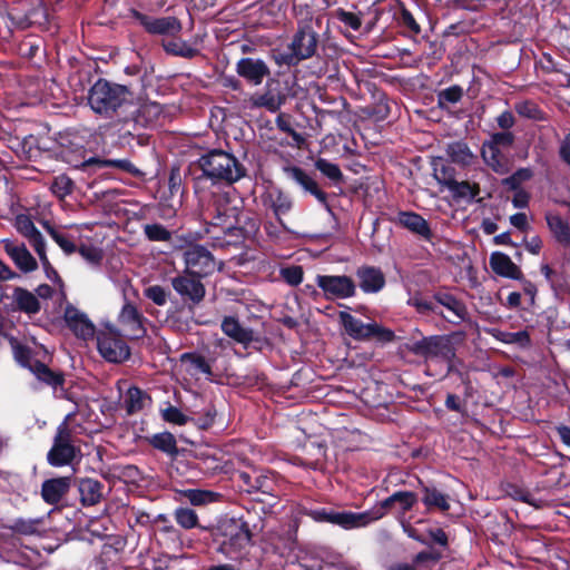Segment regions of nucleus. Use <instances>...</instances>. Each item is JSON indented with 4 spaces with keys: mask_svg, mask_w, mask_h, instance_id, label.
I'll return each instance as SVG.
<instances>
[{
    "mask_svg": "<svg viewBox=\"0 0 570 570\" xmlns=\"http://www.w3.org/2000/svg\"><path fill=\"white\" fill-rule=\"evenodd\" d=\"M185 498L194 505H202L215 500L216 494L210 491L191 489L184 492Z\"/></svg>",
    "mask_w": 570,
    "mask_h": 570,
    "instance_id": "obj_52",
    "label": "nucleus"
},
{
    "mask_svg": "<svg viewBox=\"0 0 570 570\" xmlns=\"http://www.w3.org/2000/svg\"><path fill=\"white\" fill-rule=\"evenodd\" d=\"M10 17L17 27L23 29L33 23H41L42 19L45 20L47 14L43 8H38L24 14L23 17L18 13L10 12Z\"/></svg>",
    "mask_w": 570,
    "mask_h": 570,
    "instance_id": "obj_42",
    "label": "nucleus"
},
{
    "mask_svg": "<svg viewBox=\"0 0 570 570\" xmlns=\"http://www.w3.org/2000/svg\"><path fill=\"white\" fill-rule=\"evenodd\" d=\"M317 46V33L308 26L296 33L289 46L274 51L275 62L279 67H289L314 55Z\"/></svg>",
    "mask_w": 570,
    "mask_h": 570,
    "instance_id": "obj_3",
    "label": "nucleus"
},
{
    "mask_svg": "<svg viewBox=\"0 0 570 570\" xmlns=\"http://www.w3.org/2000/svg\"><path fill=\"white\" fill-rule=\"evenodd\" d=\"M50 188L57 197L65 198L71 194L73 181L66 175H59L55 177Z\"/></svg>",
    "mask_w": 570,
    "mask_h": 570,
    "instance_id": "obj_50",
    "label": "nucleus"
},
{
    "mask_svg": "<svg viewBox=\"0 0 570 570\" xmlns=\"http://www.w3.org/2000/svg\"><path fill=\"white\" fill-rule=\"evenodd\" d=\"M163 417L165 421L178 425L186 424L188 420L187 416L179 409L171 405L163 411Z\"/></svg>",
    "mask_w": 570,
    "mask_h": 570,
    "instance_id": "obj_61",
    "label": "nucleus"
},
{
    "mask_svg": "<svg viewBox=\"0 0 570 570\" xmlns=\"http://www.w3.org/2000/svg\"><path fill=\"white\" fill-rule=\"evenodd\" d=\"M323 294L331 298H347L355 294V284L348 276H323Z\"/></svg>",
    "mask_w": 570,
    "mask_h": 570,
    "instance_id": "obj_19",
    "label": "nucleus"
},
{
    "mask_svg": "<svg viewBox=\"0 0 570 570\" xmlns=\"http://www.w3.org/2000/svg\"><path fill=\"white\" fill-rule=\"evenodd\" d=\"M36 253L39 256V259L41 262V265L43 267V271L47 275V277L55 283H61V279L57 273V271L53 268V266L50 264L47 253H46V246L39 248L36 250Z\"/></svg>",
    "mask_w": 570,
    "mask_h": 570,
    "instance_id": "obj_56",
    "label": "nucleus"
},
{
    "mask_svg": "<svg viewBox=\"0 0 570 570\" xmlns=\"http://www.w3.org/2000/svg\"><path fill=\"white\" fill-rule=\"evenodd\" d=\"M118 323L124 337L139 338L145 334L142 317L137 308L130 303L124 304L118 315Z\"/></svg>",
    "mask_w": 570,
    "mask_h": 570,
    "instance_id": "obj_15",
    "label": "nucleus"
},
{
    "mask_svg": "<svg viewBox=\"0 0 570 570\" xmlns=\"http://www.w3.org/2000/svg\"><path fill=\"white\" fill-rule=\"evenodd\" d=\"M14 356L17 361L22 366L28 367L39 381L53 387L63 383L61 374L52 372L49 367L38 361H31L23 348L17 347L14 350Z\"/></svg>",
    "mask_w": 570,
    "mask_h": 570,
    "instance_id": "obj_13",
    "label": "nucleus"
},
{
    "mask_svg": "<svg viewBox=\"0 0 570 570\" xmlns=\"http://www.w3.org/2000/svg\"><path fill=\"white\" fill-rule=\"evenodd\" d=\"M412 351L414 354L431 361H442L451 363L455 356V350L452 341L445 335H434L424 337L413 344Z\"/></svg>",
    "mask_w": 570,
    "mask_h": 570,
    "instance_id": "obj_7",
    "label": "nucleus"
},
{
    "mask_svg": "<svg viewBox=\"0 0 570 570\" xmlns=\"http://www.w3.org/2000/svg\"><path fill=\"white\" fill-rule=\"evenodd\" d=\"M220 328L226 336L245 347L255 340L254 331L233 316L224 317Z\"/></svg>",
    "mask_w": 570,
    "mask_h": 570,
    "instance_id": "obj_21",
    "label": "nucleus"
},
{
    "mask_svg": "<svg viewBox=\"0 0 570 570\" xmlns=\"http://www.w3.org/2000/svg\"><path fill=\"white\" fill-rule=\"evenodd\" d=\"M14 227L19 234L27 238L29 244L33 247L35 252L46 246V242L41 233L38 230L28 215H18L14 220Z\"/></svg>",
    "mask_w": 570,
    "mask_h": 570,
    "instance_id": "obj_26",
    "label": "nucleus"
},
{
    "mask_svg": "<svg viewBox=\"0 0 570 570\" xmlns=\"http://www.w3.org/2000/svg\"><path fill=\"white\" fill-rule=\"evenodd\" d=\"M336 21L342 22L344 27L352 30H358L362 24L361 18L357 14L344 11L343 9H336L330 13L328 26L335 24Z\"/></svg>",
    "mask_w": 570,
    "mask_h": 570,
    "instance_id": "obj_40",
    "label": "nucleus"
},
{
    "mask_svg": "<svg viewBox=\"0 0 570 570\" xmlns=\"http://www.w3.org/2000/svg\"><path fill=\"white\" fill-rule=\"evenodd\" d=\"M445 153L451 163L460 167H469L476 159L468 144L462 140L448 144Z\"/></svg>",
    "mask_w": 570,
    "mask_h": 570,
    "instance_id": "obj_27",
    "label": "nucleus"
},
{
    "mask_svg": "<svg viewBox=\"0 0 570 570\" xmlns=\"http://www.w3.org/2000/svg\"><path fill=\"white\" fill-rule=\"evenodd\" d=\"M394 222L423 240L431 243L433 239V233L429 223L414 212H400Z\"/></svg>",
    "mask_w": 570,
    "mask_h": 570,
    "instance_id": "obj_17",
    "label": "nucleus"
},
{
    "mask_svg": "<svg viewBox=\"0 0 570 570\" xmlns=\"http://www.w3.org/2000/svg\"><path fill=\"white\" fill-rule=\"evenodd\" d=\"M490 266L492 271L502 277L511 279H521V269L512 262V259L501 252H494L490 256Z\"/></svg>",
    "mask_w": 570,
    "mask_h": 570,
    "instance_id": "obj_25",
    "label": "nucleus"
},
{
    "mask_svg": "<svg viewBox=\"0 0 570 570\" xmlns=\"http://www.w3.org/2000/svg\"><path fill=\"white\" fill-rule=\"evenodd\" d=\"M146 402L147 396L137 387L128 389L124 399V405L128 414L142 410Z\"/></svg>",
    "mask_w": 570,
    "mask_h": 570,
    "instance_id": "obj_41",
    "label": "nucleus"
},
{
    "mask_svg": "<svg viewBox=\"0 0 570 570\" xmlns=\"http://www.w3.org/2000/svg\"><path fill=\"white\" fill-rule=\"evenodd\" d=\"M150 442L154 448L168 454H175L177 452L176 439L169 432L155 434Z\"/></svg>",
    "mask_w": 570,
    "mask_h": 570,
    "instance_id": "obj_45",
    "label": "nucleus"
},
{
    "mask_svg": "<svg viewBox=\"0 0 570 570\" xmlns=\"http://www.w3.org/2000/svg\"><path fill=\"white\" fill-rule=\"evenodd\" d=\"M16 301L20 309L29 314H35L40 308L38 298L32 293L24 289L16 291Z\"/></svg>",
    "mask_w": 570,
    "mask_h": 570,
    "instance_id": "obj_44",
    "label": "nucleus"
},
{
    "mask_svg": "<svg viewBox=\"0 0 570 570\" xmlns=\"http://www.w3.org/2000/svg\"><path fill=\"white\" fill-rule=\"evenodd\" d=\"M272 207L277 217L286 214L292 208L289 197L281 191L271 193Z\"/></svg>",
    "mask_w": 570,
    "mask_h": 570,
    "instance_id": "obj_51",
    "label": "nucleus"
},
{
    "mask_svg": "<svg viewBox=\"0 0 570 570\" xmlns=\"http://www.w3.org/2000/svg\"><path fill=\"white\" fill-rule=\"evenodd\" d=\"M237 72L252 83L259 85L268 76L269 69L263 60L243 58L237 63Z\"/></svg>",
    "mask_w": 570,
    "mask_h": 570,
    "instance_id": "obj_23",
    "label": "nucleus"
},
{
    "mask_svg": "<svg viewBox=\"0 0 570 570\" xmlns=\"http://www.w3.org/2000/svg\"><path fill=\"white\" fill-rule=\"evenodd\" d=\"M10 529L22 535H42L46 532L43 519H17Z\"/></svg>",
    "mask_w": 570,
    "mask_h": 570,
    "instance_id": "obj_34",
    "label": "nucleus"
},
{
    "mask_svg": "<svg viewBox=\"0 0 570 570\" xmlns=\"http://www.w3.org/2000/svg\"><path fill=\"white\" fill-rule=\"evenodd\" d=\"M176 522L184 529H193L197 527L198 517L196 512L188 508H178L174 513Z\"/></svg>",
    "mask_w": 570,
    "mask_h": 570,
    "instance_id": "obj_47",
    "label": "nucleus"
},
{
    "mask_svg": "<svg viewBox=\"0 0 570 570\" xmlns=\"http://www.w3.org/2000/svg\"><path fill=\"white\" fill-rule=\"evenodd\" d=\"M514 140L515 136L513 132L503 130L492 134L487 141L500 148H509L514 144Z\"/></svg>",
    "mask_w": 570,
    "mask_h": 570,
    "instance_id": "obj_54",
    "label": "nucleus"
},
{
    "mask_svg": "<svg viewBox=\"0 0 570 570\" xmlns=\"http://www.w3.org/2000/svg\"><path fill=\"white\" fill-rule=\"evenodd\" d=\"M183 361H188L190 363V371L193 372V374H197V373L209 374L210 373L209 365L200 356L184 355Z\"/></svg>",
    "mask_w": 570,
    "mask_h": 570,
    "instance_id": "obj_60",
    "label": "nucleus"
},
{
    "mask_svg": "<svg viewBox=\"0 0 570 570\" xmlns=\"http://www.w3.org/2000/svg\"><path fill=\"white\" fill-rule=\"evenodd\" d=\"M515 111L524 118L533 119V120H543L544 115L542 110L538 107L533 101H520L514 105Z\"/></svg>",
    "mask_w": 570,
    "mask_h": 570,
    "instance_id": "obj_46",
    "label": "nucleus"
},
{
    "mask_svg": "<svg viewBox=\"0 0 570 570\" xmlns=\"http://www.w3.org/2000/svg\"><path fill=\"white\" fill-rule=\"evenodd\" d=\"M145 295L153 301L155 304L163 306L167 302L166 291L158 285L150 286L146 288Z\"/></svg>",
    "mask_w": 570,
    "mask_h": 570,
    "instance_id": "obj_63",
    "label": "nucleus"
},
{
    "mask_svg": "<svg viewBox=\"0 0 570 570\" xmlns=\"http://www.w3.org/2000/svg\"><path fill=\"white\" fill-rule=\"evenodd\" d=\"M356 277L364 293H377L385 285V276L379 267L361 266L356 271Z\"/></svg>",
    "mask_w": 570,
    "mask_h": 570,
    "instance_id": "obj_20",
    "label": "nucleus"
},
{
    "mask_svg": "<svg viewBox=\"0 0 570 570\" xmlns=\"http://www.w3.org/2000/svg\"><path fill=\"white\" fill-rule=\"evenodd\" d=\"M549 229L554 238L564 247H570V226L560 215L547 214L546 216Z\"/></svg>",
    "mask_w": 570,
    "mask_h": 570,
    "instance_id": "obj_30",
    "label": "nucleus"
},
{
    "mask_svg": "<svg viewBox=\"0 0 570 570\" xmlns=\"http://www.w3.org/2000/svg\"><path fill=\"white\" fill-rule=\"evenodd\" d=\"M532 170L529 168H520L511 176L502 180V185L511 190H520L519 187L527 180L531 179Z\"/></svg>",
    "mask_w": 570,
    "mask_h": 570,
    "instance_id": "obj_48",
    "label": "nucleus"
},
{
    "mask_svg": "<svg viewBox=\"0 0 570 570\" xmlns=\"http://www.w3.org/2000/svg\"><path fill=\"white\" fill-rule=\"evenodd\" d=\"M323 175L333 180L335 184L342 181L343 179L341 169L336 165L325 160H323Z\"/></svg>",
    "mask_w": 570,
    "mask_h": 570,
    "instance_id": "obj_64",
    "label": "nucleus"
},
{
    "mask_svg": "<svg viewBox=\"0 0 570 570\" xmlns=\"http://www.w3.org/2000/svg\"><path fill=\"white\" fill-rule=\"evenodd\" d=\"M188 274L205 277L219 268L212 253L204 246L191 245L183 253Z\"/></svg>",
    "mask_w": 570,
    "mask_h": 570,
    "instance_id": "obj_8",
    "label": "nucleus"
},
{
    "mask_svg": "<svg viewBox=\"0 0 570 570\" xmlns=\"http://www.w3.org/2000/svg\"><path fill=\"white\" fill-rule=\"evenodd\" d=\"M145 234L153 242H167L170 239V232L160 224L145 226Z\"/></svg>",
    "mask_w": 570,
    "mask_h": 570,
    "instance_id": "obj_53",
    "label": "nucleus"
},
{
    "mask_svg": "<svg viewBox=\"0 0 570 570\" xmlns=\"http://www.w3.org/2000/svg\"><path fill=\"white\" fill-rule=\"evenodd\" d=\"M134 17L149 33L175 36L181 30L180 22L174 17L153 18L137 11Z\"/></svg>",
    "mask_w": 570,
    "mask_h": 570,
    "instance_id": "obj_14",
    "label": "nucleus"
},
{
    "mask_svg": "<svg viewBox=\"0 0 570 570\" xmlns=\"http://www.w3.org/2000/svg\"><path fill=\"white\" fill-rule=\"evenodd\" d=\"M90 166H96L98 168L115 167L127 173L135 171L134 165L127 159H102L98 157H90L89 159L78 165L77 168L86 170Z\"/></svg>",
    "mask_w": 570,
    "mask_h": 570,
    "instance_id": "obj_35",
    "label": "nucleus"
},
{
    "mask_svg": "<svg viewBox=\"0 0 570 570\" xmlns=\"http://www.w3.org/2000/svg\"><path fill=\"white\" fill-rule=\"evenodd\" d=\"M417 503V495L412 491H396L385 500L379 508L371 512H382L383 517L387 511L395 512L399 521L405 520V513Z\"/></svg>",
    "mask_w": 570,
    "mask_h": 570,
    "instance_id": "obj_12",
    "label": "nucleus"
},
{
    "mask_svg": "<svg viewBox=\"0 0 570 570\" xmlns=\"http://www.w3.org/2000/svg\"><path fill=\"white\" fill-rule=\"evenodd\" d=\"M45 227L48 234L51 236V238L67 255H70L77 250V246L67 235L62 234L61 232L55 229L49 225H46Z\"/></svg>",
    "mask_w": 570,
    "mask_h": 570,
    "instance_id": "obj_49",
    "label": "nucleus"
},
{
    "mask_svg": "<svg viewBox=\"0 0 570 570\" xmlns=\"http://www.w3.org/2000/svg\"><path fill=\"white\" fill-rule=\"evenodd\" d=\"M462 89L459 86H452L439 94V101L441 105L444 102L455 104L462 98Z\"/></svg>",
    "mask_w": 570,
    "mask_h": 570,
    "instance_id": "obj_62",
    "label": "nucleus"
},
{
    "mask_svg": "<svg viewBox=\"0 0 570 570\" xmlns=\"http://www.w3.org/2000/svg\"><path fill=\"white\" fill-rule=\"evenodd\" d=\"M101 483L94 479H83L79 483L81 502L85 505L97 504L101 497Z\"/></svg>",
    "mask_w": 570,
    "mask_h": 570,
    "instance_id": "obj_32",
    "label": "nucleus"
},
{
    "mask_svg": "<svg viewBox=\"0 0 570 570\" xmlns=\"http://www.w3.org/2000/svg\"><path fill=\"white\" fill-rule=\"evenodd\" d=\"M431 165L433 177L440 185L448 188L455 180V169L446 165L442 157L433 158Z\"/></svg>",
    "mask_w": 570,
    "mask_h": 570,
    "instance_id": "obj_36",
    "label": "nucleus"
},
{
    "mask_svg": "<svg viewBox=\"0 0 570 570\" xmlns=\"http://www.w3.org/2000/svg\"><path fill=\"white\" fill-rule=\"evenodd\" d=\"M163 46L166 52L184 58H193L197 53L195 48L180 39L165 41Z\"/></svg>",
    "mask_w": 570,
    "mask_h": 570,
    "instance_id": "obj_43",
    "label": "nucleus"
},
{
    "mask_svg": "<svg viewBox=\"0 0 570 570\" xmlns=\"http://www.w3.org/2000/svg\"><path fill=\"white\" fill-rule=\"evenodd\" d=\"M491 335L501 343L515 345L519 348H529L531 346V338L528 331L505 332L492 330Z\"/></svg>",
    "mask_w": 570,
    "mask_h": 570,
    "instance_id": "obj_31",
    "label": "nucleus"
},
{
    "mask_svg": "<svg viewBox=\"0 0 570 570\" xmlns=\"http://www.w3.org/2000/svg\"><path fill=\"white\" fill-rule=\"evenodd\" d=\"M97 348L108 362L120 363L129 357V347L122 334L116 327L106 323L97 331Z\"/></svg>",
    "mask_w": 570,
    "mask_h": 570,
    "instance_id": "obj_6",
    "label": "nucleus"
},
{
    "mask_svg": "<svg viewBox=\"0 0 570 570\" xmlns=\"http://www.w3.org/2000/svg\"><path fill=\"white\" fill-rule=\"evenodd\" d=\"M224 538L220 550L235 559L250 542L249 529L246 523L232 520L224 525Z\"/></svg>",
    "mask_w": 570,
    "mask_h": 570,
    "instance_id": "obj_10",
    "label": "nucleus"
},
{
    "mask_svg": "<svg viewBox=\"0 0 570 570\" xmlns=\"http://www.w3.org/2000/svg\"><path fill=\"white\" fill-rule=\"evenodd\" d=\"M65 320L68 327L76 336L82 340H89L95 336L96 330L94 323L78 308L67 306L65 311Z\"/></svg>",
    "mask_w": 570,
    "mask_h": 570,
    "instance_id": "obj_18",
    "label": "nucleus"
},
{
    "mask_svg": "<svg viewBox=\"0 0 570 570\" xmlns=\"http://www.w3.org/2000/svg\"><path fill=\"white\" fill-rule=\"evenodd\" d=\"M78 450L72 444L71 433L66 422L58 428L52 448L48 452V462L52 466L68 465L76 458Z\"/></svg>",
    "mask_w": 570,
    "mask_h": 570,
    "instance_id": "obj_9",
    "label": "nucleus"
},
{
    "mask_svg": "<svg viewBox=\"0 0 570 570\" xmlns=\"http://www.w3.org/2000/svg\"><path fill=\"white\" fill-rule=\"evenodd\" d=\"M4 252L13 261L14 265L23 273H31L38 268V263L24 244L11 239H3Z\"/></svg>",
    "mask_w": 570,
    "mask_h": 570,
    "instance_id": "obj_16",
    "label": "nucleus"
},
{
    "mask_svg": "<svg viewBox=\"0 0 570 570\" xmlns=\"http://www.w3.org/2000/svg\"><path fill=\"white\" fill-rule=\"evenodd\" d=\"M282 278L289 285H298L303 281V269L301 266H289L281 269Z\"/></svg>",
    "mask_w": 570,
    "mask_h": 570,
    "instance_id": "obj_57",
    "label": "nucleus"
},
{
    "mask_svg": "<svg viewBox=\"0 0 570 570\" xmlns=\"http://www.w3.org/2000/svg\"><path fill=\"white\" fill-rule=\"evenodd\" d=\"M70 487V476L46 480L41 487V497L46 503L57 504L68 493Z\"/></svg>",
    "mask_w": 570,
    "mask_h": 570,
    "instance_id": "obj_22",
    "label": "nucleus"
},
{
    "mask_svg": "<svg viewBox=\"0 0 570 570\" xmlns=\"http://www.w3.org/2000/svg\"><path fill=\"white\" fill-rule=\"evenodd\" d=\"M452 196L458 199L472 200L480 194V186L478 183H470L468 180L458 181L456 179L448 187Z\"/></svg>",
    "mask_w": 570,
    "mask_h": 570,
    "instance_id": "obj_37",
    "label": "nucleus"
},
{
    "mask_svg": "<svg viewBox=\"0 0 570 570\" xmlns=\"http://www.w3.org/2000/svg\"><path fill=\"white\" fill-rule=\"evenodd\" d=\"M129 101L126 87L98 80L89 90L88 102L90 108L99 115L109 117Z\"/></svg>",
    "mask_w": 570,
    "mask_h": 570,
    "instance_id": "obj_1",
    "label": "nucleus"
},
{
    "mask_svg": "<svg viewBox=\"0 0 570 570\" xmlns=\"http://www.w3.org/2000/svg\"><path fill=\"white\" fill-rule=\"evenodd\" d=\"M204 174L214 181L233 184L240 179L245 171L239 161L232 155L222 150H213L199 159Z\"/></svg>",
    "mask_w": 570,
    "mask_h": 570,
    "instance_id": "obj_2",
    "label": "nucleus"
},
{
    "mask_svg": "<svg viewBox=\"0 0 570 570\" xmlns=\"http://www.w3.org/2000/svg\"><path fill=\"white\" fill-rule=\"evenodd\" d=\"M422 502L430 511L432 509H439L443 512L450 509L449 497L435 488L423 487Z\"/></svg>",
    "mask_w": 570,
    "mask_h": 570,
    "instance_id": "obj_33",
    "label": "nucleus"
},
{
    "mask_svg": "<svg viewBox=\"0 0 570 570\" xmlns=\"http://www.w3.org/2000/svg\"><path fill=\"white\" fill-rule=\"evenodd\" d=\"M174 289L183 297H187L194 303H199L205 296L204 285L187 275H180L171 281Z\"/></svg>",
    "mask_w": 570,
    "mask_h": 570,
    "instance_id": "obj_24",
    "label": "nucleus"
},
{
    "mask_svg": "<svg viewBox=\"0 0 570 570\" xmlns=\"http://www.w3.org/2000/svg\"><path fill=\"white\" fill-rule=\"evenodd\" d=\"M409 304L416 308L419 313H439L438 306L432 302L420 296H413L409 299Z\"/></svg>",
    "mask_w": 570,
    "mask_h": 570,
    "instance_id": "obj_59",
    "label": "nucleus"
},
{
    "mask_svg": "<svg viewBox=\"0 0 570 570\" xmlns=\"http://www.w3.org/2000/svg\"><path fill=\"white\" fill-rule=\"evenodd\" d=\"M216 216L214 225L220 226L225 233L240 229L242 200L235 193H222L214 200Z\"/></svg>",
    "mask_w": 570,
    "mask_h": 570,
    "instance_id": "obj_5",
    "label": "nucleus"
},
{
    "mask_svg": "<svg viewBox=\"0 0 570 570\" xmlns=\"http://www.w3.org/2000/svg\"><path fill=\"white\" fill-rule=\"evenodd\" d=\"M245 107L261 108L275 112L281 107V99L271 92L264 95H254L245 101Z\"/></svg>",
    "mask_w": 570,
    "mask_h": 570,
    "instance_id": "obj_39",
    "label": "nucleus"
},
{
    "mask_svg": "<svg viewBox=\"0 0 570 570\" xmlns=\"http://www.w3.org/2000/svg\"><path fill=\"white\" fill-rule=\"evenodd\" d=\"M288 178L298 184L304 190L309 191L317 199L321 200V191L317 188V184L302 169L297 167L286 169Z\"/></svg>",
    "mask_w": 570,
    "mask_h": 570,
    "instance_id": "obj_38",
    "label": "nucleus"
},
{
    "mask_svg": "<svg viewBox=\"0 0 570 570\" xmlns=\"http://www.w3.org/2000/svg\"><path fill=\"white\" fill-rule=\"evenodd\" d=\"M79 254L83 259L92 265H97L102 259L101 249L91 245H81L78 249Z\"/></svg>",
    "mask_w": 570,
    "mask_h": 570,
    "instance_id": "obj_58",
    "label": "nucleus"
},
{
    "mask_svg": "<svg viewBox=\"0 0 570 570\" xmlns=\"http://www.w3.org/2000/svg\"><path fill=\"white\" fill-rule=\"evenodd\" d=\"M481 156L484 163L497 174L503 175L509 170L505 157L497 147L488 141L482 144Z\"/></svg>",
    "mask_w": 570,
    "mask_h": 570,
    "instance_id": "obj_28",
    "label": "nucleus"
},
{
    "mask_svg": "<svg viewBox=\"0 0 570 570\" xmlns=\"http://www.w3.org/2000/svg\"><path fill=\"white\" fill-rule=\"evenodd\" d=\"M323 73H327V81L334 88L341 86L340 81V63L337 59H330L325 62V67L323 68Z\"/></svg>",
    "mask_w": 570,
    "mask_h": 570,
    "instance_id": "obj_55",
    "label": "nucleus"
},
{
    "mask_svg": "<svg viewBox=\"0 0 570 570\" xmlns=\"http://www.w3.org/2000/svg\"><path fill=\"white\" fill-rule=\"evenodd\" d=\"M434 298L438 304L445 307L452 314L453 318H449V322L459 324L468 318L469 313L466 306L453 295L448 293H438L434 295Z\"/></svg>",
    "mask_w": 570,
    "mask_h": 570,
    "instance_id": "obj_29",
    "label": "nucleus"
},
{
    "mask_svg": "<svg viewBox=\"0 0 570 570\" xmlns=\"http://www.w3.org/2000/svg\"><path fill=\"white\" fill-rule=\"evenodd\" d=\"M383 518L382 512H334L323 510V522L337 524L344 529L365 527L368 523Z\"/></svg>",
    "mask_w": 570,
    "mask_h": 570,
    "instance_id": "obj_11",
    "label": "nucleus"
},
{
    "mask_svg": "<svg viewBox=\"0 0 570 570\" xmlns=\"http://www.w3.org/2000/svg\"><path fill=\"white\" fill-rule=\"evenodd\" d=\"M338 317L345 332L354 340L368 341L375 338L379 342L389 343L395 338L393 331L376 322L363 323L344 311L340 312Z\"/></svg>",
    "mask_w": 570,
    "mask_h": 570,
    "instance_id": "obj_4",
    "label": "nucleus"
}]
</instances>
